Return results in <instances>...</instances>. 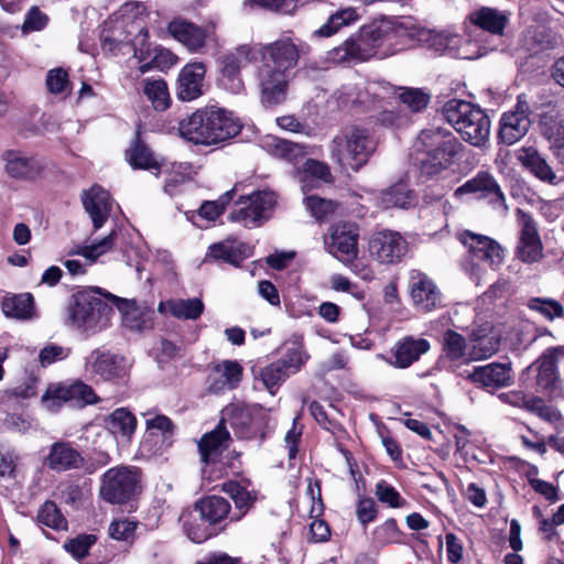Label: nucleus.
I'll return each mask as SVG.
<instances>
[{"instance_id": "1", "label": "nucleus", "mask_w": 564, "mask_h": 564, "mask_svg": "<svg viewBox=\"0 0 564 564\" xmlns=\"http://www.w3.org/2000/svg\"><path fill=\"white\" fill-rule=\"evenodd\" d=\"M261 65L257 70L260 101L267 108L283 104L288 97L292 69L300 54L296 45L283 39L264 45L261 50Z\"/></svg>"}, {"instance_id": "2", "label": "nucleus", "mask_w": 564, "mask_h": 564, "mask_svg": "<svg viewBox=\"0 0 564 564\" xmlns=\"http://www.w3.org/2000/svg\"><path fill=\"white\" fill-rule=\"evenodd\" d=\"M242 126L230 111L210 106L197 109L178 123L180 135L197 145H214L236 137Z\"/></svg>"}, {"instance_id": "3", "label": "nucleus", "mask_w": 564, "mask_h": 564, "mask_svg": "<svg viewBox=\"0 0 564 564\" xmlns=\"http://www.w3.org/2000/svg\"><path fill=\"white\" fill-rule=\"evenodd\" d=\"M415 162L423 175L433 177L454 165L464 145L447 129H423L414 142Z\"/></svg>"}, {"instance_id": "4", "label": "nucleus", "mask_w": 564, "mask_h": 564, "mask_svg": "<svg viewBox=\"0 0 564 564\" xmlns=\"http://www.w3.org/2000/svg\"><path fill=\"white\" fill-rule=\"evenodd\" d=\"M101 290L93 288L77 292L69 307L70 325L87 335H94L110 325L113 307L100 297Z\"/></svg>"}, {"instance_id": "5", "label": "nucleus", "mask_w": 564, "mask_h": 564, "mask_svg": "<svg viewBox=\"0 0 564 564\" xmlns=\"http://www.w3.org/2000/svg\"><path fill=\"white\" fill-rule=\"evenodd\" d=\"M443 116L471 145L480 147L488 140L490 120L478 106L460 99H451L443 107Z\"/></svg>"}, {"instance_id": "6", "label": "nucleus", "mask_w": 564, "mask_h": 564, "mask_svg": "<svg viewBox=\"0 0 564 564\" xmlns=\"http://www.w3.org/2000/svg\"><path fill=\"white\" fill-rule=\"evenodd\" d=\"M376 150L370 131L361 126L341 130L332 142V158L341 166L358 171Z\"/></svg>"}, {"instance_id": "7", "label": "nucleus", "mask_w": 564, "mask_h": 564, "mask_svg": "<svg viewBox=\"0 0 564 564\" xmlns=\"http://www.w3.org/2000/svg\"><path fill=\"white\" fill-rule=\"evenodd\" d=\"M368 46L372 48V56L380 58L390 56L404 47L406 30L392 20L382 19L373 21L361 29Z\"/></svg>"}, {"instance_id": "8", "label": "nucleus", "mask_w": 564, "mask_h": 564, "mask_svg": "<svg viewBox=\"0 0 564 564\" xmlns=\"http://www.w3.org/2000/svg\"><path fill=\"white\" fill-rule=\"evenodd\" d=\"M141 475L134 466H117L102 476L101 497L110 503H124L140 492Z\"/></svg>"}, {"instance_id": "9", "label": "nucleus", "mask_w": 564, "mask_h": 564, "mask_svg": "<svg viewBox=\"0 0 564 564\" xmlns=\"http://www.w3.org/2000/svg\"><path fill=\"white\" fill-rule=\"evenodd\" d=\"M99 401L100 398L95 393L94 389L80 380L52 384L42 397L44 406L52 412L59 410L63 405L84 409Z\"/></svg>"}, {"instance_id": "10", "label": "nucleus", "mask_w": 564, "mask_h": 564, "mask_svg": "<svg viewBox=\"0 0 564 564\" xmlns=\"http://www.w3.org/2000/svg\"><path fill=\"white\" fill-rule=\"evenodd\" d=\"M276 204V196L271 191L254 192L240 197L229 215V219L245 227H258L268 220Z\"/></svg>"}, {"instance_id": "11", "label": "nucleus", "mask_w": 564, "mask_h": 564, "mask_svg": "<svg viewBox=\"0 0 564 564\" xmlns=\"http://www.w3.org/2000/svg\"><path fill=\"white\" fill-rule=\"evenodd\" d=\"M269 420L268 411L260 404H231L224 410L221 422L228 421L237 436L253 438L263 436V430Z\"/></svg>"}, {"instance_id": "12", "label": "nucleus", "mask_w": 564, "mask_h": 564, "mask_svg": "<svg viewBox=\"0 0 564 564\" xmlns=\"http://www.w3.org/2000/svg\"><path fill=\"white\" fill-rule=\"evenodd\" d=\"M389 89L380 83L346 84L336 91L338 105L369 111L381 108Z\"/></svg>"}, {"instance_id": "13", "label": "nucleus", "mask_w": 564, "mask_h": 564, "mask_svg": "<svg viewBox=\"0 0 564 564\" xmlns=\"http://www.w3.org/2000/svg\"><path fill=\"white\" fill-rule=\"evenodd\" d=\"M253 59V48L248 44L239 45L220 56L218 64L221 85L232 94L241 93L245 89L241 69Z\"/></svg>"}, {"instance_id": "14", "label": "nucleus", "mask_w": 564, "mask_h": 564, "mask_svg": "<svg viewBox=\"0 0 564 564\" xmlns=\"http://www.w3.org/2000/svg\"><path fill=\"white\" fill-rule=\"evenodd\" d=\"M128 364L124 357L97 348L85 359V371L90 378L104 381L122 379L128 373Z\"/></svg>"}, {"instance_id": "15", "label": "nucleus", "mask_w": 564, "mask_h": 564, "mask_svg": "<svg viewBox=\"0 0 564 564\" xmlns=\"http://www.w3.org/2000/svg\"><path fill=\"white\" fill-rule=\"evenodd\" d=\"M517 215L520 230L516 254L523 263H536L543 259V245L538 224L530 214L522 209H518Z\"/></svg>"}, {"instance_id": "16", "label": "nucleus", "mask_w": 564, "mask_h": 564, "mask_svg": "<svg viewBox=\"0 0 564 564\" xmlns=\"http://www.w3.org/2000/svg\"><path fill=\"white\" fill-rule=\"evenodd\" d=\"M409 291L414 307L421 312L437 310L443 304V295L434 280L426 273L413 269L409 273Z\"/></svg>"}, {"instance_id": "17", "label": "nucleus", "mask_w": 564, "mask_h": 564, "mask_svg": "<svg viewBox=\"0 0 564 564\" xmlns=\"http://www.w3.org/2000/svg\"><path fill=\"white\" fill-rule=\"evenodd\" d=\"M369 252L380 263L394 264L406 254L408 242L397 231L380 230L370 237Z\"/></svg>"}, {"instance_id": "18", "label": "nucleus", "mask_w": 564, "mask_h": 564, "mask_svg": "<svg viewBox=\"0 0 564 564\" xmlns=\"http://www.w3.org/2000/svg\"><path fill=\"white\" fill-rule=\"evenodd\" d=\"M1 160L4 172L14 180L33 181L45 169L43 160L18 149L6 150L1 154Z\"/></svg>"}, {"instance_id": "19", "label": "nucleus", "mask_w": 564, "mask_h": 564, "mask_svg": "<svg viewBox=\"0 0 564 564\" xmlns=\"http://www.w3.org/2000/svg\"><path fill=\"white\" fill-rule=\"evenodd\" d=\"M431 344L427 339L414 336H404L397 340L384 360L397 369H408L420 358L427 354Z\"/></svg>"}, {"instance_id": "20", "label": "nucleus", "mask_w": 564, "mask_h": 564, "mask_svg": "<svg viewBox=\"0 0 564 564\" xmlns=\"http://www.w3.org/2000/svg\"><path fill=\"white\" fill-rule=\"evenodd\" d=\"M531 124L529 118V105L520 96L516 109L505 112L500 119L499 139L511 145L522 139Z\"/></svg>"}, {"instance_id": "21", "label": "nucleus", "mask_w": 564, "mask_h": 564, "mask_svg": "<svg viewBox=\"0 0 564 564\" xmlns=\"http://www.w3.org/2000/svg\"><path fill=\"white\" fill-rule=\"evenodd\" d=\"M357 240L358 232L354 225L338 224L332 228L325 245L332 256L341 262H348L358 253Z\"/></svg>"}, {"instance_id": "22", "label": "nucleus", "mask_w": 564, "mask_h": 564, "mask_svg": "<svg viewBox=\"0 0 564 564\" xmlns=\"http://www.w3.org/2000/svg\"><path fill=\"white\" fill-rule=\"evenodd\" d=\"M147 433L141 441V448L148 455L161 454L171 445L169 440L173 433L172 421L162 414H156L145 422Z\"/></svg>"}, {"instance_id": "23", "label": "nucleus", "mask_w": 564, "mask_h": 564, "mask_svg": "<svg viewBox=\"0 0 564 564\" xmlns=\"http://www.w3.org/2000/svg\"><path fill=\"white\" fill-rule=\"evenodd\" d=\"M43 464L51 470L63 473L82 468L85 459L72 443L58 441L50 446L48 454L44 457Z\"/></svg>"}, {"instance_id": "24", "label": "nucleus", "mask_w": 564, "mask_h": 564, "mask_svg": "<svg viewBox=\"0 0 564 564\" xmlns=\"http://www.w3.org/2000/svg\"><path fill=\"white\" fill-rule=\"evenodd\" d=\"M167 30L176 41L192 53L200 52L206 41L210 40L214 34L212 26L200 28L185 20L172 21Z\"/></svg>"}, {"instance_id": "25", "label": "nucleus", "mask_w": 564, "mask_h": 564, "mask_svg": "<svg viewBox=\"0 0 564 564\" xmlns=\"http://www.w3.org/2000/svg\"><path fill=\"white\" fill-rule=\"evenodd\" d=\"M459 239L475 258L488 262L491 268L496 269L502 263L505 251L494 239L471 231L460 234Z\"/></svg>"}, {"instance_id": "26", "label": "nucleus", "mask_w": 564, "mask_h": 564, "mask_svg": "<svg viewBox=\"0 0 564 564\" xmlns=\"http://www.w3.org/2000/svg\"><path fill=\"white\" fill-rule=\"evenodd\" d=\"M206 66L202 62L188 63L177 77L176 96L182 101H192L204 94Z\"/></svg>"}, {"instance_id": "27", "label": "nucleus", "mask_w": 564, "mask_h": 564, "mask_svg": "<svg viewBox=\"0 0 564 564\" xmlns=\"http://www.w3.org/2000/svg\"><path fill=\"white\" fill-rule=\"evenodd\" d=\"M85 212L88 214L94 229H100L107 221L112 209L110 194L99 185H94L82 194Z\"/></svg>"}, {"instance_id": "28", "label": "nucleus", "mask_w": 564, "mask_h": 564, "mask_svg": "<svg viewBox=\"0 0 564 564\" xmlns=\"http://www.w3.org/2000/svg\"><path fill=\"white\" fill-rule=\"evenodd\" d=\"M243 368L236 360H223L214 365L207 378V389L213 393H221L236 389L242 379Z\"/></svg>"}, {"instance_id": "29", "label": "nucleus", "mask_w": 564, "mask_h": 564, "mask_svg": "<svg viewBox=\"0 0 564 564\" xmlns=\"http://www.w3.org/2000/svg\"><path fill=\"white\" fill-rule=\"evenodd\" d=\"M116 231H111L107 237L96 243L77 247L68 252V256H83L86 260L83 263L79 260L67 259L64 265L72 275H80L86 273V265L93 264L100 256L108 252L115 245Z\"/></svg>"}, {"instance_id": "30", "label": "nucleus", "mask_w": 564, "mask_h": 564, "mask_svg": "<svg viewBox=\"0 0 564 564\" xmlns=\"http://www.w3.org/2000/svg\"><path fill=\"white\" fill-rule=\"evenodd\" d=\"M371 57L372 48L368 46L361 30L328 52V58L334 63H358Z\"/></svg>"}, {"instance_id": "31", "label": "nucleus", "mask_w": 564, "mask_h": 564, "mask_svg": "<svg viewBox=\"0 0 564 564\" xmlns=\"http://www.w3.org/2000/svg\"><path fill=\"white\" fill-rule=\"evenodd\" d=\"M500 338L494 328L486 324L474 329L469 337L468 361L491 357L499 349Z\"/></svg>"}, {"instance_id": "32", "label": "nucleus", "mask_w": 564, "mask_h": 564, "mask_svg": "<svg viewBox=\"0 0 564 564\" xmlns=\"http://www.w3.org/2000/svg\"><path fill=\"white\" fill-rule=\"evenodd\" d=\"M104 295L117 305L124 327L138 332L152 327V311L137 305L135 301L122 300L108 293Z\"/></svg>"}, {"instance_id": "33", "label": "nucleus", "mask_w": 564, "mask_h": 564, "mask_svg": "<svg viewBox=\"0 0 564 564\" xmlns=\"http://www.w3.org/2000/svg\"><path fill=\"white\" fill-rule=\"evenodd\" d=\"M467 379L485 388L498 389L509 384L511 380V367L509 364L491 362L486 366L475 367L467 375Z\"/></svg>"}, {"instance_id": "34", "label": "nucleus", "mask_w": 564, "mask_h": 564, "mask_svg": "<svg viewBox=\"0 0 564 564\" xmlns=\"http://www.w3.org/2000/svg\"><path fill=\"white\" fill-rule=\"evenodd\" d=\"M260 145L268 154L294 165L307 154L304 144L281 139L275 135L263 137L260 141Z\"/></svg>"}, {"instance_id": "35", "label": "nucleus", "mask_w": 564, "mask_h": 564, "mask_svg": "<svg viewBox=\"0 0 564 564\" xmlns=\"http://www.w3.org/2000/svg\"><path fill=\"white\" fill-rule=\"evenodd\" d=\"M230 442L229 432L220 421L212 431L202 436L198 442V451L203 463H214L227 449Z\"/></svg>"}, {"instance_id": "36", "label": "nucleus", "mask_w": 564, "mask_h": 564, "mask_svg": "<svg viewBox=\"0 0 564 564\" xmlns=\"http://www.w3.org/2000/svg\"><path fill=\"white\" fill-rule=\"evenodd\" d=\"M564 366V346L546 349L536 361V382L547 389L557 380V368Z\"/></svg>"}, {"instance_id": "37", "label": "nucleus", "mask_w": 564, "mask_h": 564, "mask_svg": "<svg viewBox=\"0 0 564 564\" xmlns=\"http://www.w3.org/2000/svg\"><path fill=\"white\" fill-rule=\"evenodd\" d=\"M480 193L482 196L491 197L495 202H503L505 196L496 182V180L488 173H478L475 177L465 182L462 186L456 188L454 195L459 197L464 194Z\"/></svg>"}, {"instance_id": "38", "label": "nucleus", "mask_w": 564, "mask_h": 564, "mask_svg": "<svg viewBox=\"0 0 564 564\" xmlns=\"http://www.w3.org/2000/svg\"><path fill=\"white\" fill-rule=\"evenodd\" d=\"M519 161L541 182L550 185L557 184V175L546 160L534 148H524L521 150Z\"/></svg>"}, {"instance_id": "39", "label": "nucleus", "mask_w": 564, "mask_h": 564, "mask_svg": "<svg viewBox=\"0 0 564 564\" xmlns=\"http://www.w3.org/2000/svg\"><path fill=\"white\" fill-rule=\"evenodd\" d=\"M195 509L200 520L209 525H217L225 521L230 512V503L223 497L209 496L196 502Z\"/></svg>"}, {"instance_id": "40", "label": "nucleus", "mask_w": 564, "mask_h": 564, "mask_svg": "<svg viewBox=\"0 0 564 564\" xmlns=\"http://www.w3.org/2000/svg\"><path fill=\"white\" fill-rule=\"evenodd\" d=\"M158 311L161 314L170 313L172 316L180 319H197L204 311V303L200 299H176L160 302Z\"/></svg>"}, {"instance_id": "41", "label": "nucleus", "mask_w": 564, "mask_h": 564, "mask_svg": "<svg viewBox=\"0 0 564 564\" xmlns=\"http://www.w3.org/2000/svg\"><path fill=\"white\" fill-rule=\"evenodd\" d=\"M106 425L117 440L129 443L137 429V419L128 409L119 408L108 416Z\"/></svg>"}, {"instance_id": "42", "label": "nucleus", "mask_w": 564, "mask_h": 564, "mask_svg": "<svg viewBox=\"0 0 564 564\" xmlns=\"http://www.w3.org/2000/svg\"><path fill=\"white\" fill-rule=\"evenodd\" d=\"M1 307L4 315L19 321H30L36 316L34 297L31 293L8 296L2 301Z\"/></svg>"}, {"instance_id": "43", "label": "nucleus", "mask_w": 564, "mask_h": 564, "mask_svg": "<svg viewBox=\"0 0 564 564\" xmlns=\"http://www.w3.org/2000/svg\"><path fill=\"white\" fill-rule=\"evenodd\" d=\"M469 20L474 25L490 32L495 35H502L508 18L497 9L482 7L469 14Z\"/></svg>"}, {"instance_id": "44", "label": "nucleus", "mask_w": 564, "mask_h": 564, "mask_svg": "<svg viewBox=\"0 0 564 564\" xmlns=\"http://www.w3.org/2000/svg\"><path fill=\"white\" fill-rule=\"evenodd\" d=\"M208 256L216 260H224L225 262L237 267L243 259L250 256V248L243 242L225 240L212 245L209 247Z\"/></svg>"}, {"instance_id": "45", "label": "nucleus", "mask_w": 564, "mask_h": 564, "mask_svg": "<svg viewBox=\"0 0 564 564\" xmlns=\"http://www.w3.org/2000/svg\"><path fill=\"white\" fill-rule=\"evenodd\" d=\"M249 481H228L223 485V490L230 496L234 500L236 508L242 510V512L232 517L234 520H239L242 514L249 510L257 500V491L250 488Z\"/></svg>"}, {"instance_id": "46", "label": "nucleus", "mask_w": 564, "mask_h": 564, "mask_svg": "<svg viewBox=\"0 0 564 564\" xmlns=\"http://www.w3.org/2000/svg\"><path fill=\"white\" fill-rule=\"evenodd\" d=\"M297 177L302 184V189L307 191L316 187L321 182H330L332 174L325 163L307 159L297 171Z\"/></svg>"}, {"instance_id": "47", "label": "nucleus", "mask_w": 564, "mask_h": 564, "mask_svg": "<svg viewBox=\"0 0 564 564\" xmlns=\"http://www.w3.org/2000/svg\"><path fill=\"white\" fill-rule=\"evenodd\" d=\"M142 93L156 111H165L171 106L167 84L162 78H144L141 82Z\"/></svg>"}, {"instance_id": "48", "label": "nucleus", "mask_w": 564, "mask_h": 564, "mask_svg": "<svg viewBox=\"0 0 564 564\" xmlns=\"http://www.w3.org/2000/svg\"><path fill=\"white\" fill-rule=\"evenodd\" d=\"M359 20V14L356 9L348 7L333 13L328 20L315 31V33L323 37H328L337 33L345 26H349Z\"/></svg>"}, {"instance_id": "49", "label": "nucleus", "mask_w": 564, "mask_h": 564, "mask_svg": "<svg viewBox=\"0 0 564 564\" xmlns=\"http://www.w3.org/2000/svg\"><path fill=\"white\" fill-rule=\"evenodd\" d=\"M378 205L382 208H405L411 204V192L404 183H398L381 191L377 196Z\"/></svg>"}, {"instance_id": "50", "label": "nucleus", "mask_w": 564, "mask_h": 564, "mask_svg": "<svg viewBox=\"0 0 564 564\" xmlns=\"http://www.w3.org/2000/svg\"><path fill=\"white\" fill-rule=\"evenodd\" d=\"M468 349L469 344L464 336L452 329L444 333L443 350L447 359L452 361L466 359L468 361Z\"/></svg>"}, {"instance_id": "51", "label": "nucleus", "mask_w": 564, "mask_h": 564, "mask_svg": "<svg viewBox=\"0 0 564 564\" xmlns=\"http://www.w3.org/2000/svg\"><path fill=\"white\" fill-rule=\"evenodd\" d=\"M126 155L128 162L134 169L156 170L160 167L150 149L139 139L132 143Z\"/></svg>"}, {"instance_id": "52", "label": "nucleus", "mask_w": 564, "mask_h": 564, "mask_svg": "<svg viewBox=\"0 0 564 564\" xmlns=\"http://www.w3.org/2000/svg\"><path fill=\"white\" fill-rule=\"evenodd\" d=\"M290 377L289 371L284 369V365L278 360L265 366L259 372L258 378L264 388L273 395L282 382Z\"/></svg>"}, {"instance_id": "53", "label": "nucleus", "mask_w": 564, "mask_h": 564, "mask_svg": "<svg viewBox=\"0 0 564 564\" xmlns=\"http://www.w3.org/2000/svg\"><path fill=\"white\" fill-rule=\"evenodd\" d=\"M308 359L310 355L306 352L303 344L297 341L289 347L283 358L278 361L284 365V369L291 376L299 372Z\"/></svg>"}, {"instance_id": "54", "label": "nucleus", "mask_w": 564, "mask_h": 564, "mask_svg": "<svg viewBox=\"0 0 564 564\" xmlns=\"http://www.w3.org/2000/svg\"><path fill=\"white\" fill-rule=\"evenodd\" d=\"M432 50L440 54H446L451 57L454 55L457 45L460 43V35L448 32L431 33L427 39Z\"/></svg>"}, {"instance_id": "55", "label": "nucleus", "mask_w": 564, "mask_h": 564, "mask_svg": "<svg viewBox=\"0 0 564 564\" xmlns=\"http://www.w3.org/2000/svg\"><path fill=\"white\" fill-rule=\"evenodd\" d=\"M45 84L47 90L53 95L67 96L72 89L68 73L62 67L50 69L46 74Z\"/></svg>"}, {"instance_id": "56", "label": "nucleus", "mask_w": 564, "mask_h": 564, "mask_svg": "<svg viewBox=\"0 0 564 564\" xmlns=\"http://www.w3.org/2000/svg\"><path fill=\"white\" fill-rule=\"evenodd\" d=\"M528 307L549 321H553L556 317H561L564 314L563 305L547 297H532L528 302Z\"/></svg>"}, {"instance_id": "57", "label": "nucleus", "mask_w": 564, "mask_h": 564, "mask_svg": "<svg viewBox=\"0 0 564 564\" xmlns=\"http://www.w3.org/2000/svg\"><path fill=\"white\" fill-rule=\"evenodd\" d=\"M37 521L55 530L65 528V520L57 506L52 501H46L37 512Z\"/></svg>"}, {"instance_id": "58", "label": "nucleus", "mask_w": 564, "mask_h": 564, "mask_svg": "<svg viewBox=\"0 0 564 564\" xmlns=\"http://www.w3.org/2000/svg\"><path fill=\"white\" fill-rule=\"evenodd\" d=\"M232 198V191L225 193L218 200H207L198 209V215L208 220H216L225 210L226 205Z\"/></svg>"}, {"instance_id": "59", "label": "nucleus", "mask_w": 564, "mask_h": 564, "mask_svg": "<svg viewBox=\"0 0 564 564\" xmlns=\"http://www.w3.org/2000/svg\"><path fill=\"white\" fill-rule=\"evenodd\" d=\"M96 543L94 534H80L64 543V549L75 558L80 560L88 555L89 549Z\"/></svg>"}, {"instance_id": "60", "label": "nucleus", "mask_w": 564, "mask_h": 564, "mask_svg": "<svg viewBox=\"0 0 564 564\" xmlns=\"http://www.w3.org/2000/svg\"><path fill=\"white\" fill-rule=\"evenodd\" d=\"M48 20L46 13L37 7H32L25 14L21 30L24 34L42 31L46 28Z\"/></svg>"}, {"instance_id": "61", "label": "nucleus", "mask_w": 564, "mask_h": 564, "mask_svg": "<svg viewBox=\"0 0 564 564\" xmlns=\"http://www.w3.org/2000/svg\"><path fill=\"white\" fill-rule=\"evenodd\" d=\"M399 99L412 111H421L426 108L430 96L419 88H406L400 95Z\"/></svg>"}, {"instance_id": "62", "label": "nucleus", "mask_w": 564, "mask_h": 564, "mask_svg": "<svg viewBox=\"0 0 564 564\" xmlns=\"http://www.w3.org/2000/svg\"><path fill=\"white\" fill-rule=\"evenodd\" d=\"M305 205L311 215L317 220H323L335 209V204L332 200L321 198L316 195L307 196L305 198Z\"/></svg>"}, {"instance_id": "63", "label": "nucleus", "mask_w": 564, "mask_h": 564, "mask_svg": "<svg viewBox=\"0 0 564 564\" xmlns=\"http://www.w3.org/2000/svg\"><path fill=\"white\" fill-rule=\"evenodd\" d=\"M376 495L381 502L387 503L392 508H400L405 503V500L400 496L395 488L383 480L377 484Z\"/></svg>"}, {"instance_id": "64", "label": "nucleus", "mask_w": 564, "mask_h": 564, "mask_svg": "<svg viewBox=\"0 0 564 564\" xmlns=\"http://www.w3.org/2000/svg\"><path fill=\"white\" fill-rule=\"evenodd\" d=\"M544 134L550 141L554 154L564 162V120L545 129Z\"/></svg>"}]
</instances>
